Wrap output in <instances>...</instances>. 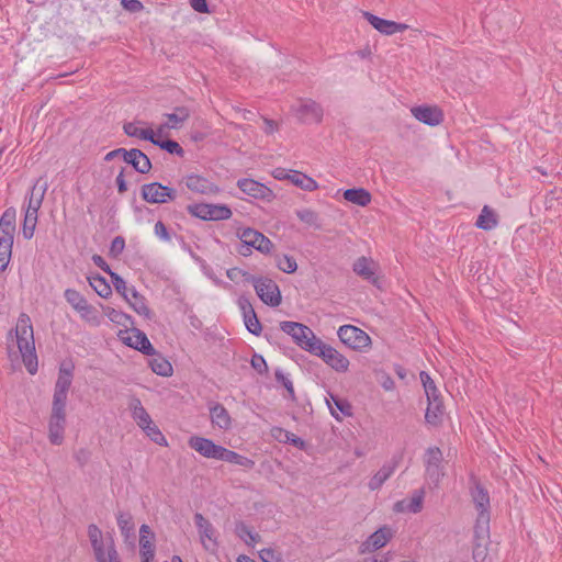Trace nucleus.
<instances>
[{"instance_id":"obj_33","label":"nucleus","mask_w":562,"mask_h":562,"mask_svg":"<svg viewBox=\"0 0 562 562\" xmlns=\"http://www.w3.org/2000/svg\"><path fill=\"white\" fill-rule=\"evenodd\" d=\"M344 199L359 206H367L371 202V193L363 188L347 189Z\"/></svg>"},{"instance_id":"obj_21","label":"nucleus","mask_w":562,"mask_h":562,"mask_svg":"<svg viewBox=\"0 0 562 562\" xmlns=\"http://www.w3.org/2000/svg\"><path fill=\"white\" fill-rule=\"evenodd\" d=\"M363 16L376 31L384 35H393L397 32H404L408 29L407 24L385 20L370 12H363Z\"/></svg>"},{"instance_id":"obj_8","label":"nucleus","mask_w":562,"mask_h":562,"mask_svg":"<svg viewBox=\"0 0 562 562\" xmlns=\"http://www.w3.org/2000/svg\"><path fill=\"white\" fill-rule=\"evenodd\" d=\"M187 211L194 217L203 221H221L232 217V211L224 204L194 203L187 206Z\"/></svg>"},{"instance_id":"obj_36","label":"nucleus","mask_w":562,"mask_h":562,"mask_svg":"<svg viewBox=\"0 0 562 562\" xmlns=\"http://www.w3.org/2000/svg\"><path fill=\"white\" fill-rule=\"evenodd\" d=\"M150 357L148 364L153 372L161 376H169L172 374V366L166 358L158 355L156 351L155 355Z\"/></svg>"},{"instance_id":"obj_51","label":"nucleus","mask_w":562,"mask_h":562,"mask_svg":"<svg viewBox=\"0 0 562 562\" xmlns=\"http://www.w3.org/2000/svg\"><path fill=\"white\" fill-rule=\"evenodd\" d=\"M110 277L116 292L120 293L124 299H127V294L130 293L131 288L126 285L125 280L115 272H111Z\"/></svg>"},{"instance_id":"obj_63","label":"nucleus","mask_w":562,"mask_h":562,"mask_svg":"<svg viewBox=\"0 0 562 562\" xmlns=\"http://www.w3.org/2000/svg\"><path fill=\"white\" fill-rule=\"evenodd\" d=\"M191 8L199 13H209V5L206 0H190Z\"/></svg>"},{"instance_id":"obj_2","label":"nucleus","mask_w":562,"mask_h":562,"mask_svg":"<svg viewBox=\"0 0 562 562\" xmlns=\"http://www.w3.org/2000/svg\"><path fill=\"white\" fill-rule=\"evenodd\" d=\"M15 337L22 360L31 374L37 371V357L35 352L33 326L29 315L22 313L16 323Z\"/></svg>"},{"instance_id":"obj_11","label":"nucleus","mask_w":562,"mask_h":562,"mask_svg":"<svg viewBox=\"0 0 562 562\" xmlns=\"http://www.w3.org/2000/svg\"><path fill=\"white\" fill-rule=\"evenodd\" d=\"M311 353L322 358L326 364L337 372H346L349 368V360L321 339L316 341L315 350H312Z\"/></svg>"},{"instance_id":"obj_49","label":"nucleus","mask_w":562,"mask_h":562,"mask_svg":"<svg viewBox=\"0 0 562 562\" xmlns=\"http://www.w3.org/2000/svg\"><path fill=\"white\" fill-rule=\"evenodd\" d=\"M37 217L38 216H34L32 213H25L22 227V234L25 239H31L33 237L37 224Z\"/></svg>"},{"instance_id":"obj_64","label":"nucleus","mask_w":562,"mask_h":562,"mask_svg":"<svg viewBox=\"0 0 562 562\" xmlns=\"http://www.w3.org/2000/svg\"><path fill=\"white\" fill-rule=\"evenodd\" d=\"M93 263L99 267L101 270L106 272L109 276H111V272H113L110 268V266L106 263V261L103 259L100 255H93L92 256Z\"/></svg>"},{"instance_id":"obj_7","label":"nucleus","mask_w":562,"mask_h":562,"mask_svg":"<svg viewBox=\"0 0 562 562\" xmlns=\"http://www.w3.org/2000/svg\"><path fill=\"white\" fill-rule=\"evenodd\" d=\"M64 296L68 304L80 315V317L92 324L99 325L100 319L95 307L90 305L86 297L75 289L65 290Z\"/></svg>"},{"instance_id":"obj_24","label":"nucleus","mask_w":562,"mask_h":562,"mask_svg":"<svg viewBox=\"0 0 562 562\" xmlns=\"http://www.w3.org/2000/svg\"><path fill=\"white\" fill-rule=\"evenodd\" d=\"M154 533L148 525H142L139 528V554L140 560L153 561L155 558V544L153 542Z\"/></svg>"},{"instance_id":"obj_16","label":"nucleus","mask_w":562,"mask_h":562,"mask_svg":"<svg viewBox=\"0 0 562 562\" xmlns=\"http://www.w3.org/2000/svg\"><path fill=\"white\" fill-rule=\"evenodd\" d=\"M297 117L306 123H319L323 120V108L312 99H302L294 108Z\"/></svg>"},{"instance_id":"obj_35","label":"nucleus","mask_w":562,"mask_h":562,"mask_svg":"<svg viewBox=\"0 0 562 562\" xmlns=\"http://www.w3.org/2000/svg\"><path fill=\"white\" fill-rule=\"evenodd\" d=\"M271 435L279 442L291 443L299 449L305 448V441L300 437H296L293 432L288 431L280 427H274L271 429Z\"/></svg>"},{"instance_id":"obj_38","label":"nucleus","mask_w":562,"mask_h":562,"mask_svg":"<svg viewBox=\"0 0 562 562\" xmlns=\"http://www.w3.org/2000/svg\"><path fill=\"white\" fill-rule=\"evenodd\" d=\"M290 182L295 187L310 192L318 188L317 182L313 178L297 170H293V173H291Z\"/></svg>"},{"instance_id":"obj_60","label":"nucleus","mask_w":562,"mask_h":562,"mask_svg":"<svg viewBox=\"0 0 562 562\" xmlns=\"http://www.w3.org/2000/svg\"><path fill=\"white\" fill-rule=\"evenodd\" d=\"M426 473L428 477L434 482H438L440 476L442 475L440 465L432 464H426Z\"/></svg>"},{"instance_id":"obj_37","label":"nucleus","mask_w":562,"mask_h":562,"mask_svg":"<svg viewBox=\"0 0 562 562\" xmlns=\"http://www.w3.org/2000/svg\"><path fill=\"white\" fill-rule=\"evenodd\" d=\"M222 461L234 463L245 469H252L255 467V461L241 456L233 450H228L224 447L221 459Z\"/></svg>"},{"instance_id":"obj_46","label":"nucleus","mask_w":562,"mask_h":562,"mask_svg":"<svg viewBox=\"0 0 562 562\" xmlns=\"http://www.w3.org/2000/svg\"><path fill=\"white\" fill-rule=\"evenodd\" d=\"M104 314L112 323H115L120 326L126 327L128 324H132V318L130 315H127L121 311H117L113 307H110V306L105 307Z\"/></svg>"},{"instance_id":"obj_6","label":"nucleus","mask_w":562,"mask_h":562,"mask_svg":"<svg viewBox=\"0 0 562 562\" xmlns=\"http://www.w3.org/2000/svg\"><path fill=\"white\" fill-rule=\"evenodd\" d=\"M280 328L290 335L299 347L310 353L315 350L316 341H319L313 330L304 324L285 321L280 324Z\"/></svg>"},{"instance_id":"obj_61","label":"nucleus","mask_w":562,"mask_h":562,"mask_svg":"<svg viewBox=\"0 0 562 562\" xmlns=\"http://www.w3.org/2000/svg\"><path fill=\"white\" fill-rule=\"evenodd\" d=\"M155 234L162 240L165 241H169L170 240V235L168 233V229L166 227V225L161 222V221H158L156 224H155Z\"/></svg>"},{"instance_id":"obj_48","label":"nucleus","mask_w":562,"mask_h":562,"mask_svg":"<svg viewBox=\"0 0 562 562\" xmlns=\"http://www.w3.org/2000/svg\"><path fill=\"white\" fill-rule=\"evenodd\" d=\"M277 267L285 273H293L297 269V263L293 257L282 255L277 257Z\"/></svg>"},{"instance_id":"obj_9","label":"nucleus","mask_w":562,"mask_h":562,"mask_svg":"<svg viewBox=\"0 0 562 562\" xmlns=\"http://www.w3.org/2000/svg\"><path fill=\"white\" fill-rule=\"evenodd\" d=\"M194 524L203 549L215 553L220 547L218 533L215 527L201 513L194 514Z\"/></svg>"},{"instance_id":"obj_40","label":"nucleus","mask_w":562,"mask_h":562,"mask_svg":"<svg viewBox=\"0 0 562 562\" xmlns=\"http://www.w3.org/2000/svg\"><path fill=\"white\" fill-rule=\"evenodd\" d=\"M497 225V217L493 210H491L487 205H485L477 220L476 226L484 231H491Z\"/></svg>"},{"instance_id":"obj_32","label":"nucleus","mask_w":562,"mask_h":562,"mask_svg":"<svg viewBox=\"0 0 562 562\" xmlns=\"http://www.w3.org/2000/svg\"><path fill=\"white\" fill-rule=\"evenodd\" d=\"M128 406L132 413V417L139 428H144V426L148 427V425L151 424L153 419L143 406L139 398H132Z\"/></svg>"},{"instance_id":"obj_18","label":"nucleus","mask_w":562,"mask_h":562,"mask_svg":"<svg viewBox=\"0 0 562 562\" xmlns=\"http://www.w3.org/2000/svg\"><path fill=\"white\" fill-rule=\"evenodd\" d=\"M183 182L186 187L194 193L203 194V195H214L220 192V188L200 175L191 173L183 178Z\"/></svg>"},{"instance_id":"obj_13","label":"nucleus","mask_w":562,"mask_h":562,"mask_svg":"<svg viewBox=\"0 0 562 562\" xmlns=\"http://www.w3.org/2000/svg\"><path fill=\"white\" fill-rule=\"evenodd\" d=\"M254 286L263 303L273 307L280 305L281 292L274 281L268 278L255 279Z\"/></svg>"},{"instance_id":"obj_14","label":"nucleus","mask_w":562,"mask_h":562,"mask_svg":"<svg viewBox=\"0 0 562 562\" xmlns=\"http://www.w3.org/2000/svg\"><path fill=\"white\" fill-rule=\"evenodd\" d=\"M238 237L245 247L248 249L252 247L262 254H269L273 247L272 241L267 236L249 227L238 233Z\"/></svg>"},{"instance_id":"obj_12","label":"nucleus","mask_w":562,"mask_h":562,"mask_svg":"<svg viewBox=\"0 0 562 562\" xmlns=\"http://www.w3.org/2000/svg\"><path fill=\"white\" fill-rule=\"evenodd\" d=\"M142 198L151 204H164L177 199V191L159 182H151L142 186Z\"/></svg>"},{"instance_id":"obj_54","label":"nucleus","mask_w":562,"mask_h":562,"mask_svg":"<svg viewBox=\"0 0 562 562\" xmlns=\"http://www.w3.org/2000/svg\"><path fill=\"white\" fill-rule=\"evenodd\" d=\"M276 380L286 389L289 397L294 398V387L292 381L281 370L276 371Z\"/></svg>"},{"instance_id":"obj_26","label":"nucleus","mask_w":562,"mask_h":562,"mask_svg":"<svg viewBox=\"0 0 562 562\" xmlns=\"http://www.w3.org/2000/svg\"><path fill=\"white\" fill-rule=\"evenodd\" d=\"M124 161L131 165L139 173H147L151 169V162L148 156L136 148H132L128 153H124Z\"/></svg>"},{"instance_id":"obj_1","label":"nucleus","mask_w":562,"mask_h":562,"mask_svg":"<svg viewBox=\"0 0 562 562\" xmlns=\"http://www.w3.org/2000/svg\"><path fill=\"white\" fill-rule=\"evenodd\" d=\"M72 383V367L61 366L55 383L52 411L48 420V439L50 443L59 446L64 441L66 429V405L68 391Z\"/></svg>"},{"instance_id":"obj_4","label":"nucleus","mask_w":562,"mask_h":562,"mask_svg":"<svg viewBox=\"0 0 562 562\" xmlns=\"http://www.w3.org/2000/svg\"><path fill=\"white\" fill-rule=\"evenodd\" d=\"M88 537L95 562H121L114 539L110 533L103 535L101 529L92 524L88 527Z\"/></svg>"},{"instance_id":"obj_62","label":"nucleus","mask_w":562,"mask_h":562,"mask_svg":"<svg viewBox=\"0 0 562 562\" xmlns=\"http://www.w3.org/2000/svg\"><path fill=\"white\" fill-rule=\"evenodd\" d=\"M293 170L278 167L272 170V177L277 180H289Z\"/></svg>"},{"instance_id":"obj_30","label":"nucleus","mask_w":562,"mask_h":562,"mask_svg":"<svg viewBox=\"0 0 562 562\" xmlns=\"http://www.w3.org/2000/svg\"><path fill=\"white\" fill-rule=\"evenodd\" d=\"M352 269L362 279L372 283L376 282L375 263L372 259L362 256L355 261Z\"/></svg>"},{"instance_id":"obj_10","label":"nucleus","mask_w":562,"mask_h":562,"mask_svg":"<svg viewBox=\"0 0 562 562\" xmlns=\"http://www.w3.org/2000/svg\"><path fill=\"white\" fill-rule=\"evenodd\" d=\"M338 338L347 347L353 350H364L370 347V336L353 325H342L337 331Z\"/></svg>"},{"instance_id":"obj_44","label":"nucleus","mask_w":562,"mask_h":562,"mask_svg":"<svg viewBox=\"0 0 562 562\" xmlns=\"http://www.w3.org/2000/svg\"><path fill=\"white\" fill-rule=\"evenodd\" d=\"M89 284L101 297H109L112 294V289L106 280L97 274L88 278Z\"/></svg>"},{"instance_id":"obj_3","label":"nucleus","mask_w":562,"mask_h":562,"mask_svg":"<svg viewBox=\"0 0 562 562\" xmlns=\"http://www.w3.org/2000/svg\"><path fill=\"white\" fill-rule=\"evenodd\" d=\"M471 499L477 512L475 520V531L477 538L490 537V520H491V502L487 490L477 481H474L470 490Z\"/></svg>"},{"instance_id":"obj_56","label":"nucleus","mask_w":562,"mask_h":562,"mask_svg":"<svg viewBox=\"0 0 562 562\" xmlns=\"http://www.w3.org/2000/svg\"><path fill=\"white\" fill-rule=\"evenodd\" d=\"M330 398L335 406L345 415V416H351L352 415V406L342 398H339L338 396L330 395Z\"/></svg>"},{"instance_id":"obj_55","label":"nucleus","mask_w":562,"mask_h":562,"mask_svg":"<svg viewBox=\"0 0 562 562\" xmlns=\"http://www.w3.org/2000/svg\"><path fill=\"white\" fill-rule=\"evenodd\" d=\"M252 529L243 521H238L235 526L236 536L246 543V540L252 535Z\"/></svg>"},{"instance_id":"obj_29","label":"nucleus","mask_w":562,"mask_h":562,"mask_svg":"<svg viewBox=\"0 0 562 562\" xmlns=\"http://www.w3.org/2000/svg\"><path fill=\"white\" fill-rule=\"evenodd\" d=\"M423 501H424V491L423 490H416L413 492L412 496L409 498H405L402 501H398L394 505V509L398 513H414L417 514L423 508Z\"/></svg>"},{"instance_id":"obj_53","label":"nucleus","mask_w":562,"mask_h":562,"mask_svg":"<svg viewBox=\"0 0 562 562\" xmlns=\"http://www.w3.org/2000/svg\"><path fill=\"white\" fill-rule=\"evenodd\" d=\"M442 461V453L439 448H429L426 452V464L440 465Z\"/></svg>"},{"instance_id":"obj_59","label":"nucleus","mask_w":562,"mask_h":562,"mask_svg":"<svg viewBox=\"0 0 562 562\" xmlns=\"http://www.w3.org/2000/svg\"><path fill=\"white\" fill-rule=\"evenodd\" d=\"M121 4L125 10L134 13L144 9V5L139 0H122Z\"/></svg>"},{"instance_id":"obj_20","label":"nucleus","mask_w":562,"mask_h":562,"mask_svg":"<svg viewBox=\"0 0 562 562\" xmlns=\"http://www.w3.org/2000/svg\"><path fill=\"white\" fill-rule=\"evenodd\" d=\"M411 112L416 120L429 126H437L443 121V113L436 105L413 106Z\"/></svg>"},{"instance_id":"obj_41","label":"nucleus","mask_w":562,"mask_h":562,"mask_svg":"<svg viewBox=\"0 0 562 562\" xmlns=\"http://www.w3.org/2000/svg\"><path fill=\"white\" fill-rule=\"evenodd\" d=\"M295 214L299 220L308 227H313L315 229L321 228V217L314 210L307 207L299 209L295 211Z\"/></svg>"},{"instance_id":"obj_15","label":"nucleus","mask_w":562,"mask_h":562,"mask_svg":"<svg viewBox=\"0 0 562 562\" xmlns=\"http://www.w3.org/2000/svg\"><path fill=\"white\" fill-rule=\"evenodd\" d=\"M393 536L394 531L391 527L382 526L360 544L359 552L361 554L375 552L376 550L385 547Z\"/></svg>"},{"instance_id":"obj_52","label":"nucleus","mask_w":562,"mask_h":562,"mask_svg":"<svg viewBox=\"0 0 562 562\" xmlns=\"http://www.w3.org/2000/svg\"><path fill=\"white\" fill-rule=\"evenodd\" d=\"M125 248V239L122 236H116L111 243L109 255L111 257H119Z\"/></svg>"},{"instance_id":"obj_34","label":"nucleus","mask_w":562,"mask_h":562,"mask_svg":"<svg viewBox=\"0 0 562 562\" xmlns=\"http://www.w3.org/2000/svg\"><path fill=\"white\" fill-rule=\"evenodd\" d=\"M190 115L191 110L188 106H177L172 113L165 114L168 128H180Z\"/></svg>"},{"instance_id":"obj_5","label":"nucleus","mask_w":562,"mask_h":562,"mask_svg":"<svg viewBox=\"0 0 562 562\" xmlns=\"http://www.w3.org/2000/svg\"><path fill=\"white\" fill-rule=\"evenodd\" d=\"M16 212L13 207L7 209L0 218V271H4L12 255L13 236L15 232Z\"/></svg>"},{"instance_id":"obj_17","label":"nucleus","mask_w":562,"mask_h":562,"mask_svg":"<svg viewBox=\"0 0 562 562\" xmlns=\"http://www.w3.org/2000/svg\"><path fill=\"white\" fill-rule=\"evenodd\" d=\"M188 445L202 457L216 460L221 459L224 449L223 446L215 445L211 439L200 436L190 437Z\"/></svg>"},{"instance_id":"obj_22","label":"nucleus","mask_w":562,"mask_h":562,"mask_svg":"<svg viewBox=\"0 0 562 562\" xmlns=\"http://www.w3.org/2000/svg\"><path fill=\"white\" fill-rule=\"evenodd\" d=\"M237 187L246 194L261 200H270L273 196V192L267 186L258 182L254 179H239Z\"/></svg>"},{"instance_id":"obj_43","label":"nucleus","mask_w":562,"mask_h":562,"mask_svg":"<svg viewBox=\"0 0 562 562\" xmlns=\"http://www.w3.org/2000/svg\"><path fill=\"white\" fill-rule=\"evenodd\" d=\"M474 532V540H473V550H472V558L475 562H483L487 557V541L488 538H477L475 529Z\"/></svg>"},{"instance_id":"obj_58","label":"nucleus","mask_w":562,"mask_h":562,"mask_svg":"<svg viewBox=\"0 0 562 562\" xmlns=\"http://www.w3.org/2000/svg\"><path fill=\"white\" fill-rule=\"evenodd\" d=\"M259 557L262 560V562H280L281 561L280 555L271 548L262 549L259 552Z\"/></svg>"},{"instance_id":"obj_19","label":"nucleus","mask_w":562,"mask_h":562,"mask_svg":"<svg viewBox=\"0 0 562 562\" xmlns=\"http://www.w3.org/2000/svg\"><path fill=\"white\" fill-rule=\"evenodd\" d=\"M47 182L42 178L37 179L25 198V213H32L38 216V211L43 204L45 193L47 191Z\"/></svg>"},{"instance_id":"obj_47","label":"nucleus","mask_w":562,"mask_h":562,"mask_svg":"<svg viewBox=\"0 0 562 562\" xmlns=\"http://www.w3.org/2000/svg\"><path fill=\"white\" fill-rule=\"evenodd\" d=\"M151 144L168 151L169 154H173V155H177L180 157H182L184 154L183 148L176 140H171V139L161 140V139L156 138V136H155L154 142Z\"/></svg>"},{"instance_id":"obj_28","label":"nucleus","mask_w":562,"mask_h":562,"mask_svg":"<svg viewBox=\"0 0 562 562\" xmlns=\"http://www.w3.org/2000/svg\"><path fill=\"white\" fill-rule=\"evenodd\" d=\"M211 423L214 427L227 430L232 426V418L228 411L220 403H211L209 406Z\"/></svg>"},{"instance_id":"obj_39","label":"nucleus","mask_w":562,"mask_h":562,"mask_svg":"<svg viewBox=\"0 0 562 562\" xmlns=\"http://www.w3.org/2000/svg\"><path fill=\"white\" fill-rule=\"evenodd\" d=\"M124 133L131 137H138L144 140L154 142L156 133L151 128H139L133 122L125 123L123 126Z\"/></svg>"},{"instance_id":"obj_50","label":"nucleus","mask_w":562,"mask_h":562,"mask_svg":"<svg viewBox=\"0 0 562 562\" xmlns=\"http://www.w3.org/2000/svg\"><path fill=\"white\" fill-rule=\"evenodd\" d=\"M142 429L157 445L167 446V440H166L165 436L161 434L159 428L153 422H151V424L148 425V427L144 426V428H142Z\"/></svg>"},{"instance_id":"obj_23","label":"nucleus","mask_w":562,"mask_h":562,"mask_svg":"<svg viewBox=\"0 0 562 562\" xmlns=\"http://www.w3.org/2000/svg\"><path fill=\"white\" fill-rule=\"evenodd\" d=\"M123 340L127 346L143 352L146 356L155 355V348L153 347L151 342L139 329H132L131 331H127V336L124 337Z\"/></svg>"},{"instance_id":"obj_45","label":"nucleus","mask_w":562,"mask_h":562,"mask_svg":"<svg viewBox=\"0 0 562 562\" xmlns=\"http://www.w3.org/2000/svg\"><path fill=\"white\" fill-rule=\"evenodd\" d=\"M117 526L125 538L134 535V521L133 517L130 513L120 512L116 516Z\"/></svg>"},{"instance_id":"obj_42","label":"nucleus","mask_w":562,"mask_h":562,"mask_svg":"<svg viewBox=\"0 0 562 562\" xmlns=\"http://www.w3.org/2000/svg\"><path fill=\"white\" fill-rule=\"evenodd\" d=\"M443 415V405L442 402H436L435 404L428 403L425 420L427 424L431 426H438L441 423Z\"/></svg>"},{"instance_id":"obj_27","label":"nucleus","mask_w":562,"mask_h":562,"mask_svg":"<svg viewBox=\"0 0 562 562\" xmlns=\"http://www.w3.org/2000/svg\"><path fill=\"white\" fill-rule=\"evenodd\" d=\"M398 465L397 460L386 461L381 469L370 479L368 486L371 491H376L393 475Z\"/></svg>"},{"instance_id":"obj_25","label":"nucleus","mask_w":562,"mask_h":562,"mask_svg":"<svg viewBox=\"0 0 562 562\" xmlns=\"http://www.w3.org/2000/svg\"><path fill=\"white\" fill-rule=\"evenodd\" d=\"M238 305L241 310L246 328L249 333L258 336L261 333V324L256 315V312L247 299L240 297Z\"/></svg>"},{"instance_id":"obj_57","label":"nucleus","mask_w":562,"mask_h":562,"mask_svg":"<svg viewBox=\"0 0 562 562\" xmlns=\"http://www.w3.org/2000/svg\"><path fill=\"white\" fill-rule=\"evenodd\" d=\"M251 367L260 374H263L268 371V366L265 358L260 355L255 353L251 358Z\"/></svg>"},{"instance_id":"obj_31","label":"nucleus","mask_w":562,"mask_h":562,"mask_svg":"<svg viewBox=\"0 0 562 562\" xmlns=\"http://www.w3.org/2000/svg\"><path fill=\"white\" fill-rule=\"evenodd\" d=\"M128 305L140 316H144L147 319H150L153 314L149 307L146 304V300L143 295H140L134 286L130 289V293L127 294V299H124Z\"/></svg>"}]
</instances>
